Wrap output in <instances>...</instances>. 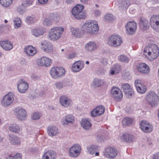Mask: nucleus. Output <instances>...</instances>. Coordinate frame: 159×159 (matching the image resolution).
Masks as SVG:
<instances>
[{"label":"nucleus","instance_id":"nucleus-54","mask_svg":"<svg viewBox=\"0 0 159 159\" xmlns=\"http://www.w3.org/2000/svg\"><path fill=\"white\" fill-rule=\"evenodd\" d=\"M116 73H118L121 70L120 66L118 64L114 65L112 67Z\"/></svg>","mask_w":159,"mask_h":159},{"label":"nucleus","instance_id":"nucleus-56","mask_svg":"<svg viewBox=\"0 0 159 159\" xmlns=\"http://www.w3.org/2000/svg\"><path fill=\"white\" fill-rule=\"evenodd\" d=\"M56 87L58 89H61L63 86V84L62 82H58L55 84Z\"/></svg>","mask_w":159,"mask_h":159},{"label":"nucleus","instance_id":"nucleus-27","mask_svg":"<svg viewBox=\"0 0 159 159\" xmlns=\"http://www.w3.org/2000/svg\"><path fill=\"white\" fill-rule=\"evenodd\" d=\"M120 138L122 141L130 143L132 141L133 137L132 135L125 133L122 134Z\"/></svg>","mask_w":159,"mask_h":159},{"label":"nucleus","instance_id":"nucleus-44","mask_svg":"<svg viewBox=\"0 0 159 159\" xmlns=\"http://www.w3.org/2000/svg\"><path fill=\"white\" fill-rule=\"evenodd\" d=\"M13 0H0V3L3 6L7 7L12 3Z\"/></svg>","mask_w":159,"mask_h":159},{"label":"nucleus","instance_id":"nucleus-33","mask_svg":"<svg viewBox=\"0 0 159 159\" xmlns=\"http://www.w3.org/2000/svg\"><path fill=\"white\" fill-rule=\"evenodd\" d=\"M92 26L91 28L92 29V31H90L91 32H89V33L90 34H95L99 30L98 23L94 21H92Z\"/></svg>","mask_w":159,"mask_h":159},{"label":"nucleus","instance_id":"nucleus-18","mask_svg":"<svg viewBox=\"0 0 159 159\" xmlns=\"http://www.w3.org/2000/svg\"><path fill=\"white\" fill-rule=\"evenodd\" d=\"M98 44L94 41H89L85 45L86 50L88 52H92L96 50L98 48Z\"/></svg>","mask_w":159,"mask_h":159},{"label":"nucleus","instance_id":"nucleus-6","mask_svg":"<svg viewBox=\"0 0 159 159\" xmlns=\"http://www.w3.org/2000/svg\"><path fill=\"white\" fill-rule=\"evenodd\" d=\"M146 99L152 108L157 105V96L154 92L150 91L146 95Z\"/></svg>","mask_w":159,"mask_h":159},{"label":"nucleus","instance_id":"nucleus-8","mask_svg":"<svg viewBox=\"0 0 159 159\" xmlns=\"http://www.w3.org/2000/svg\"><path fill=\"white\" fill-rule=\"evenodd\" d=\"M65 73V70L62 67H54L50 70V74L52 77L56 79L60 77Z\"/></svg>","mask_w":159,"mask_h":159},{"label":"nucleus","instance_id":"nucleus-16","mask_svg":"<svg viewBox=\"0 0 159 159\" xmlns=\"http://www.w3.org/2000/svg\"><path fill=\"white\" fill-rule=\"evenodd\" d=\"M117 152L115 148H108L106 149L104 155L106 157L112 159L115 157L117 155Z\"/></svg>","mask_w":159,"mask_h":159},{"label":"nucleus","instance_id":"nucleus-48","mask_svg":"<svg viewBox=\"0 0 159 159\" xmlns=\"http://www.w3.org/2000/svg\"><path fill=\"white\" fill-rule=\"evenodd\" d=\"M145 127H144L141 129L143 130L144 132L146 133H148L151 132L153 129V127L152 125L149 123V126H146Z\"/></svg>","mask_w":159,"mask_h":159},{"label":"nucleus","instance_id":"nucleus-14","mask_svg":"<svg viewBox=\"0 0 159 159\" xmlns=\"http://www.w3.org/2000/svg\"><path fill=\"white\" fill-rule=\"evenodd\" d=\"M28 83L23 79H21L18 81L17 89L19 92L22 93H25L28 89Z\"/></svg>","mask_w":159,"mask_h":159},{"label":"nucleus","instance_id":"nucleus-40","mask_svg":"<svg viewBox=\"0 0 159 159\" xmlns=\"http://www.w3.org/2000/svg\"><path fill=\"white\" fill-rule=\"evenodd\" d=\"M65 121L66 122H64V123L67 124L69 123L73 124L74 121V117L72 115H68L66 116Z\"/></svg>","mask_w":159,"mask_h":159},{"label":"nucleus","instance_id":"nucleus-11","mask_svg":"<svg viewBox=\"0 0 159 159\" xmlns=\"http://www.w3.org/2000/svg\"><path fill=\"white\" fill-rule=\"evenodd\" d=\"M112 97L117 101H119L123 97L122 91L118 88L114 87L111 90Z\"/></svg>","mask_w":159,"mask_h":159},{"label":"nucleus","instance_id":"nucleus-23","mask_svg":"<svg viewBox=\"0 0 159 159\" xmlns=\"http://www.w3.org/2000/svg\"><path fill=\"white\" fill-rule=\"evenodd\" d=\"M24 52L26 56L28 57H33L37 53L35 48L31 45L26 47L24 49Z\"/></svg>","mask_w":159,"mask_h":159},{"label":"nucleus","instance_id":"nucleus-39","mask_svg":"<svg viewBox=\"0 0 159 159\" xmlns=\"http://www.w3.org/2000/svg\"><path fill=\"white\" fill-rule=\"evenodd\" d=\"M134 119L130 117H126L124 118L122 121V124L124 125L129 126L131 125Z\"/></svg>","mask_w":159,"mask_h":159},{"label":"nucleus","instance_id":"nucleus-50","mask_svg":"<svg viewBox=\"0 0 159 159\" xmlns=\"http://www.w3.org/2000/svg\"><path fill=\"white\" fill-rule=\"evenodd\" d=\"M33 3L32 0H25L22 2V5L24 6L25 7H26L31 5Z\"/></svg>","mask_w":159,"mask_h":159},{"label":"nucleus","instance_id":"nucleus-21","mask_svg":"<svg viewBox=\"0 0 159 159\" xmlns=\"http://www.w3.org/2000/svg\"><path fill=\"white\" fill-rule=\"evenodd\" d=\"M134 84L139 93L141 94H143L145 93L147 90L146 87L143 84L141 83L140 80H136L135 81Z\"/></svg>","mask_w":159,"mask_h":159},{"label":"nucleus","instance_id":"nucleus-42","mask_svg":"<svg viewBox=\"0 0 159 159\" xmlns=\"http://www.w3.org/2000/svg\"><path fill=\"white\" fill-rule=\"evenodd\" d=\"M14 23V25L15 28H18L21 25V20L19 18H15L13 21Z\"/></svg>","mask_w":159,"mask_h":159},{"label":"nucleus","instance_id":"nucleus-5","mask_svg":"<svg viewBox=\"0 0 159 159\" xmlns=\"http://www.w3.org/2000/svg\"><path fill=\"white\" fill-rule=\"evenodd\" d=\"M14 94L10 92L5 95L1 102V105L4 107H8L11 106L14 100Z\"/></svg>","mask_w":159,"mask_h":159},{"label":"nucleus","instance_id":"nucleus-43","mask_svg":"<svg viewBox=\"0 0 159 159\" xmlns=\"http://www.w3.org/2000/svg\"><path fill=\"white\" fill-rule=\"evenodd\" d=\"M43 25L46 26H50L52 25V21L50 16L45 18L43 22Z\"/></svg>","mask_w":159,"mask_h":159},{"label":"nucleus","instance_id":"nucleus-38","mask_svg":"<svg viewBox=\"0 0 159 159\" xmlns=\"http://www.w3.org/2000/svg\"><path fill=\"white\" fill-rule=\"evenodd\" d=\"M9 140L11 143L12 144H19L20 143V140L19 138L13 135L9 136Z\"/></svg>","mask_w":159,"mask_h":159},{"label":"nucleus","instance_id":"nucleus-36","mask_svg":"<svg viewBox=\"0 0 159 159\" xmlns=\"http://www.w3.org/2000/svg\"><path fill=\"white\" fill-rule=\"evenodd\" d=\"M32 34L35 36L38 37L43 35L44 33V30L39 28L33 29L31 31Z\"/></svg>","mask_w":159,"mask_h":159},{"label":"nucleus","instance_id":"nucleus-46","mask_svg":"<svg viewBox=\"0 0 159 159\" xmlns=\"http://www.w3.org/2000/svg\"><path fill=\"white\" fill-rule=\"evenodd\" d=\"M52 21L57 22L60 20V16L57 13L51 14L49 16Z\"/></svg>","mask_w":159,"mask_h":159},{"label":"nucleus","instance_id":"nucleus-31","mask_svg":"<svg viewBox=\"0 0 159 159\" xmlns=\"http://www.w3.org/2000/svg\"><path fill=\"white\" fill-rule=\"evenodd\" d=\"M8 129L11 132L15 133H19L21 129L20 126L16 124L10 125Z\"/></svg>","mask_w":159,"mask_h":159},{"label":"nucleus","instance_id":"nucleus-41","mask_svg":"<svg viewBox=\"0 0 159 159\" xmlns=\"http://www.w3.org/2000/svg\"><path fill=\"white\" fill-rule=\"evenodd\" d=\"M104 18L106 20L108 21H113L116 20L115 17L112 14H106L105 15Z\"/></svg>","mask_w":159,"mask_h":159},{"label":"nucleus","instance_id":"nucleus-35","mask_svg":"<svg viewBox=\"0 0 159 159\" xmlns=\"http://www.w3.org/2000/svg\"><path fill=\"white\" fill-rule=\"evenodd\" d=\"M70 31L72 34L74 36L78 38H80L82 37V32L78 28L72 27L70 28Z\"/></svg>","mask_w":159,"mask_h":159},{"label":"nucleus","instance_id":"nucleus-52","mask_svg":"<svg viewBox=\"0 0 159 159\" xmlns=\"http://www.w3.org/2000/svg\"><path fill=\"white\" fill-rule=\"evenodd\" d=\"M149 122L145 120H143L141 121L140 123V125L141 129L145 127L146 126H149Z\"/></svg>","mask_w":159,"mask_h":159},{"label":"nucleus","instance_id":"nucleus-32","mask_svg":"<svg viewBox=\"0 0 159 159\" xmlns=\"http://www.w3.org/2000/svg\"><path fill=\"white\" fill-rule=\"evenodd\" d=\"M81 125L83 128L86 130L89 129L92 125L89 121L86 119H83L82 120Z\"/></svg>","mask_w":159,"mask_h":159},{"label":"nucleus","instance_id":"nucleus-29","mask_svg":"<svg viewBox=\"0 0 159 159\" xmlns=\"http://www.w3.org/2000/svg\"><path fill=\"white\" fill-rule=\"evenodd\" d=\"M92 21H86L83 25L82 30L85 33H89V32H91L92 29H91L92 26Z\"/></svg>","mask_w":159,"mask_h":159},{"label":"nucleus","instance_id":"nucleus-34","mask_svg":"<svg viewBox=\"0 0 159 159\" xmlns=\"http://www.w3.org/2000/svg\"><path fill=\"white\" fill-rule=\"evenodd\" d=\"M119 6L123 9H127L130 5V0H120Z\"/></svg>","mask_w":159,"mask_h":159},{"label":"nucleus","instance_id":"nucleus-10","mask_svg":"<svg viewBox=\"0 0 159 159\" xmlns=\"http://www.w3.org/2000/svg\"><path fill=\"white\" fill-rule=\"evenodd\" d=\"M126 33L129 35H132L136 31L137 28V24L134 21H129L125 25Z\"/></svg>","mask_w":159,"mask_h":159},{"label":"nucleus","instance_id":"nucleus-57","mask_svg":"<svg viewBox=\"0 0 159 159\" xmlns=\"http://www.w3.org/2000/svg\"><path fill=\"white\" fill-rule=\"evenodd\" d=\"M95 15L97 16H99L101 14V12L99 10H96L94 11Z\"/></svg>","mask_w":159,"mask_h":159},{"label":"nucleus","instance_id":"nucleus-26","mask_svg":"<svg viewBox=\"0 0 159 159\" xmlns=\"http://www.w3.org/2000/svg\"><path fill=\"white\" fill-rule=\"evenodd\" d=\"M47 131L48 135L51 137L56 136L59 133L58 129L54 126L48 127L47 128Z\"/></svg>","mask_w":159,"mask_h":159},{"label":"nucleus","instance_id":"nucleus-22","mask_svg":"<svg viewBox=\"0 0 159 159\" xmlns=\"http://www.w3.org/2000/svg\"><path fill=\"white\" fill-rule=\"evenodd\" d=\"M59 102L62 106L66 108L70 106L71 103V100L64 96H62L60 97Z\"/></svg>","mask_w":159,"mask_h":159},{"label":"nucleus","instance_id":"nucleus-55","mask_svg":"<svg viewBox=\"0 0 159 159\" xmlns=\"http://www.w3.org/2000/svg\"><path fill=\"white\" fill-rule=\"evenodd\" d=\"M26 20L30 23H32L36 20L35 18L33 16H28L26 18Z\"/></svg>","mask_w":159,"mask_h":159},{"label":"nucleus","instance_id":"nucleus-47","mask_svg":"<svg viewBox=\"0 0 159 159\" xmlns=\"http://www.w3.org/2000/svg\"><path fill=\"white\" fill-rule=\"evenodd\" d=\"M21 154L17 153L16 155H9L7 158V159H21Z\"/></svg>","mask_w":159,"mask_h":159},{"label":"nucleus","instance_id":"nucleus-37","mask_svg":"<svg viewBox=\"0 0 159 159\" xmlns=\"http://www.w3.org/2000/svg\"><path fill=\"white\" fill-rule=\"evenodd\" d=\"M98 147L96 145H89L87 147L88 152L91 155H93L94 152L98 150Z\"/></svg>","mask_w":159,"mask_h":159},{"label":"nucleus","instance_id":"nucleus-58","mask_svg":"<svg viewBox=\"0 0 159 159\" xmlns=\"http://www.w3.org/2000/svg\"><path fill=\"white\" fill-rule=\"evenodd\" d=\"M97 139L98 141H102L104 139V137L103 136L99 135L97 136Z\"/></svg>","mask_w":159,"mask_h":159},{"label":"nucleus","instance_id":"nucleus-62","mask_svg":"<svg viewBox=\"0 0 159 159\" xmlns=\"http://www.w3.org/2000/svg\"><path fill=\"white\" fill-rule=\"evenodd\" d=\"M31 78L33 80H36L39 79V77L35 75H33L32 76Z\"/></svg>","mask_w":159,"mask_h":159},{"label":"nucleus","instance_id":"nucleus-17","mask_svg":"<svg viewBox=\"0 0 159 159\" xmlns=\"http://www.w3.org/2000/svg\"><path fill=\"white\" fill-rule=\"evenodd\" d=\"M105 110V107L103 106H98L91 111V115L93 117L100 116L104 113Z\"/></svg>","mask_w":159,"mask_h":159},{"label":"nucleus","instance_id":"nucleus-49","mask_svg":"<svg viewBox=\"0 0 159 159\" xmlns=\"http://www.w3.org/2000/svg\"><path fill=\"white\" fill-rule=\"evenodd\" d=\"M93 82L95 86L97 87L102 85L103 83L102 80L97 78L94 80Z\"/></svg>","mask_w":159,"mask_h":159},{"label":"nucleus","instance_id":"nucleus-13","mask_svg":"<svg viewBox=\"0 0 159 159\" xmlns=\"http://www.w3.org/2000/svg\"><path fill=\"white\" fill-rule=\"evenodd\" d=\"M121 87L125 94L129 97L130 98L134 94V92L132 88L128 84L125 83L122 84Z\"/></svg>","mask_w":159,"mask_h":159},{"label":"nucleus","instance_id":"nucleus-12","mask_svg":"<svg viewBox=\"0 0 159 159\" xmlns=\"http://www.w3.org/2000/svg\"><path fill=\"white\" fill-rule=\"evenodd\" d=\"M150 22L152 28L159 32V16H153L151 18Z\"/></svg>","mask_w":159,"mask_h":159},{"label":"nucleus","instance_id":"nucleus-24","mask_svg":"<svg viewBox=\"0 0 159 159\" xmlns=\"http://www.w3.org/2000/svg\"><path fill=\"white\" fill-rule=\"evenodd\" d=\"M42 48L43 51L47 53H49L52 52L53 47L51 43L49 42L44 41L41 43Z\"/></svg>","mask_w":159,"mask_h":159},{"label":"nucleus","instance_id":"nucleus-63","mask_svg":"<svg viewBox=\"0 0 159 159\" xmlns=\"http://www.w3.org/2000/svg\"><path fill=\"white\" fill-rule=\"evenodd\" d=\"M115 72V71L112 68L110 71L111 74V75H113L114 74Z\"/></svg>","mask_w":159,"mask_h":159},{"label":"nucleus","instance_id":"nucleus-60","mask_svg":"<svg viewBox=\"0 0 159 159\" xmlns=\"http://www.w3.org/2000/svg\"><path fill=\"white\" fill-rule=\"evenodd\" d=\"M153 159H159V153L155 154L153 156Z\"/></svg>","mask_w":159,"mask_h":159},{"label":"nucleus","instance_id":"nucleus-30","mask_svg":"<svg viewBox=\"0 0 159 159\" xmlns=\"http://www.w3.org/2000/svg\"><path fill=\"white\" fill-rule=\"evenodd\" d=\"M55 152L53 151H49L46 152L43 157V159H55Z\"/></svg>","mask_w":159,"mask_h":159},{"label":"nucleus","instance_id":"nucleus-59","mask_svg":"<svg viewBox=\"0 0 159 159\" xmlns=\"http://www.w3.org/2000/svg\"><path fill=\"white\" fill-rule=\"evenodd\" d=\"M76 56V54L75 53H72L70 54H69L67 57V58L68 59H72L74 58Z\"/></svg>","mask_w":159,"mask_h":159},{"label":"nucleus","instance_id":"nucleus-4","mask_svg":"<svg viewBox=\"0 0 159 159\" xmlns=\"http://www.w3.org/2000/svg\"><path fill=\"white\" fill-rule=\"evenodd\" d=\"M122 42V39L120 35L113 34L109 37L107 43L111 46L116 47L120 46Z\"/></svg>","mask_w":159,"mask_h":159},{"label":"nucleus","instance_id":"nucleus-64","mask_svg":"<svg viewBox=\"0 0 159 159\" xmlns=\"http://www.w3.org/2000/svg\"><path fill=\"white\" fill-rule=\"evenodd\" d=\"M81 2L83 3H86L88 2V0H80Z\"/></svg>","mask_w":159,"mask_h":159},{"label":"nucleus","instance_id":"nucleus-1","mask_svg":"<svg viewBox=\"0 0 159 159\" xmlns=\"http://www.w3.org/2000/svg\"><path fill=\"white\" fill-rule=\"evenodd\" d=\"M159 52V49L157 46L153 44L144 48L143 54L149 60L152 61L158 57Z\"/></svg>","mask_w":159,"mask_h":159},{"label":"nucleus","instance_id":"nucleus-15","mask_svg":"<svg viewBox=\"0 0 159 159\" xmlns=\"http://www.w3.org/2000/svg\"><path fill=\"white\" fill-rule=\"evenodd\" d=\"M15 112L17 118L20 120H25L27 117L25 110L20 107H17L15 109Z\"/></svg>","mask_w":159,"mask_h":159},{"label":"nucleus","instance_id":"nucleus-2","mask_svg":"<svg viewBox=\"0 0 159 159\" xmlns=\"http://www.w3.org/2000/svg\"><path fill=\"white\" fill-rule=\"evenodd\" d=\"M64 31V29L62 26L53 27L50 29L48 37L51 40H57L61 37Z\"/></svg>","mask_w":159,"mask_h":159},{"label":"nucleus","instance_id":"nucleus-20","mask_svg":"<svg viewBox=\"0 0 159 159\" xmlns=\"http://www.w3.org/2000/svg\"><path fill=\"white\" fill-rule=\"evenodd\" d=\"M138 71L143 74H148L150 70L148 66L144 63H139L137 66Z\"/></svg>","mask_w":159,"mask_h":159},{"label":"nucleus","instance_id":"nucleus-9","mask_svg":"<svg viewBox=\"0 0 159 159\" xmlns=\"http://www.w3.org/2000/svg\"><path fill=\"white\" fill-rule=\"evenodd\" d=\"M36 62L38 65L45 67L50 66L52 63L51 59L44 56L37 59Z\"/></svg>","mask_w":159,"mask_h":159},{"label":"nucleus","instance_id":"nucleus-7","mask_svg":"<svg viewBox=\"0 0 159 159\" xmlns=\"http://www.w3.org/2000/svg\"><path fill=\"white\" fill-rule=\"evenodd\" d=\"M81 147L78 144H74L69 150V155L73 158H76L79 156L81 153Z\"/></svg>","mask_w":159,"mask_h":159},{"label":"nucleus","instance_id":"nucleus-61","mask_svg":"<svg viewBox=\"0 0 159 159\" xmlns=\"http://www.w3.org/2000/svg\"><path fill=\"white\" fill-rule=\"evenodd\" d=\"M39 2L41 4H44L48 1V0H38Z\"/></svg>","mask_w":159,"mask_h":159},{"label":"nucleus","instance_id":"nucleus-53","mask_svg":"<svg viewBox=\"0 0 159 159\" xmlns=\"http://www.w3.org/2000/svg\"><path fill=\"white\" fill-rule=\"evenodd\" d=\"M24 7L23 5H21L19 6L17 8V10L18 12L20 14H23L24 11Z\"/></svg>","mask_w":159,"mask_h":159},{"label":"nucleus","instance_id":"nucleus-3","mask_svg":"<svg viewBox=\"0 0 159 159\" xmlns=\"http://www.w3.org/2000/svg\"><path fill=\"white\" fill-rule=\"evenodd\" d=\"M83 6L77 5L72 9V14L75 18L78 19H84L86 16L85 13L83 11Z\"/></svg>","mask_w":159,"mask_h":159},{"label":"nucleus","instance_id":"nucleus-25","mask_svg":"<svg viewBox=\"0 0 159 159\" xmlns=\"http://www.w3.org/2000/svg\"><path fill=\"white\" fill-rule=\"evenodd\" d=\"M0 45L4 49L7 51L11 50L13 48V44L8 40L0 41Z\"/></svg>","mask_w":159,"mask_h":159},{"label":"nucleus","instance_id":"nucleus-51","mask_svg":"<svg viewBox=\"0 0 159 159\" xmlns=\"http://www.w3.org/2000/svg\"><path fill=\"white\" fill-rule=\"evenodd\" d=\"M41 114L38 112L34 113L32 115V118L33 120H37L40 119Z\"/></svg>","mask_w":159,"mask_h":159},{"label":"nucleus","instance_id":"nucleus-28","mask_svg":"<svg viewBox=\"0 0 159 159\" xmlns=\"http://www.w3.org/2000/svg\"><path fill=\"white\" fill-rule=\"evenodd\" d=\"M139 24L140 28L142 30H146L149 28L148 21L145 19H140L139 21Z\"/></svg>","mask_w":159,"mask_h":159},{"label":"nucleus","instance_id":"nucleus-45","mask_svg":"<svg viewBox=\"0 0 159 159\" xmlns=\"http://www.w3.org/2000/svg\"><path fill=\"white\" fill-rule=\"evenodd\" d=\"M118 59L120 61L125 63H128L129 61V58L124 55L119 56L118 57Z\"/></svg>","mask_w":159,"mask_h":159},{"label":"nucleus","instance_id":"nucleus-19","mask_svg":"<svg viewBox=\"0 0 159 159\" xmlns=\"http://www.w3.org/2000/svg\"><path fill=\"white\" fill-rule=\"evenodd\" d=\"M84 66L83 61H77L74 63L72 65V69L73 71L77 72L81 70Z\"/></svg>","mask_w":159,"mask_h":159}]
</instances>
